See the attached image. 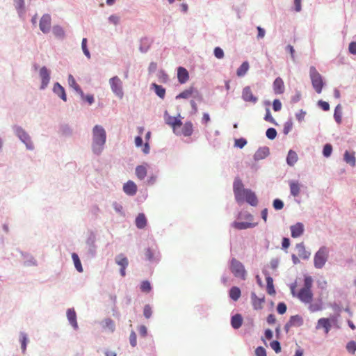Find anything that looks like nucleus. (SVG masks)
I'll return each mask as SVG.
<instances>
[{"label": "nucleus", "mask_w": 356, "mask_h": 356, "mask_svg": "<svg viewBox=\"0 0 356 356\" xmlns=\"http://www.w3.org/2000/svg\"><path fill=\"white\" fill-rule=\"evenodd\" d=\"M332 151V145L330 144H326L323 147V155L325 157H328L331 155Z\"/></svg>", "instance_id": "nucleus-47"}, {"label": "nucleus", "mask_w": 356, "mask_h": 356, "mask_svg": "<svg viewBox=\"0 0 356 356\" xmlns=\"http://www.w3.org/2000/svg\"><path fill=\"white\" fill-rule=\"evenodd\" d=\"M298 155L293 150H289L286 157V163L289 165L293 166L298 161Z\"/></svg>", "instance_id": "nucleus-29"}, {"label": "nucleus", "mask_w": 356, "mask_h": 356, "mask_svg": "<svg viewBox=\"0 0 356 356\" xmlns=\"http://www.w3.org/2000/svg\"><path fill=\"white\" fill-rule=\"evenodd\" d=\"M318 104L325 111H327L330 109V105L326 102L320 100L318 101Z\"/></svg>", "instance_id": "nucleus-61"}, {"label": "nucleus", "mask_w": 356, "mask_h": 356, "mask_svg": "<svg viewBox=\"0 0 356 356\" xmlns=\"http://www.w3.org/2000/svg\"><path fill=\"white\" fill-rule=\"evenodd\" d=\"M136 175L139 179H143L147 176V168L143 165L137 166Z\"/></svg>", "instance_id": "nucleus-34"}, {"label": "nucleus", "mask_w": 356, "mask_h": 356, "mask_svg": "<svg viewBox=\"0 0 356 356\" xmlns=\"http://www.w3.org/2000/svg\"><path fill=\"white\" fill-rule=\"evenodd\" d=\"M40 76L42 80L40 89L43 90L48 86L50 81V74L46 67H42L40 70Z\"/></svg>", "instance_id": "nucleus-10"}, {"label": "nucleus", "mask_w": 356, "mask_h": 356, "mask_svg": "<svg viewBox=\"0 0 356 356\" xmlns=\"http://www.w3.org/2000/svg\"><path fill=\"white\" fill-rule=\"evenodd\" d=\"M112 91L120 98L123 97L122 83L118 76H114L109 80Z\"/></svg>", "instance_id": "nucleus-7"}, {"label": "nucleus", "mask_w": 356, "mask_h": 356, "mask_svg": "<svg viewBox=\"0 0 356 356\" xmlns=\"http://www.w3.org/2000/svg\"><path fill=\"white\" fill-rule=\"evenodd\" d=\"M340 108H341L340 105L337 106V107L335 108V110H334V119L338 123H340L341 120V113L339 112Z\"/></svg>", "instance_id": "nucleus-49"}, {"label": "nucleus", "mask_w": 356, "mask_h": 356, "mask_svg": "<svg viewBox=\"0 0 356 356\" xmlns=\"http://www.w3.org/2000/svg\"><path fill=\"white\" fill-rule=\"evenodd\" d=\"M68 83L70 87L74 89L78 93H79L81 96H83V92L80 88V86L76 82L75 79L72 74L68 76Z\"/></svg>", "instance_id": "nucleus-27"}, {"label": "nucleus", "mask_w": 356, "mask_h": 356, "mask_svg": "<svg viewBox=\"0 0 356 356\" xmlns=\"http://www.w3.org/2000/svg\"><path fill=\"white\" fill-rule=\"evenodd\" d=\"M138 332L142 337H145L147 334V327L145 325H140L138 327Z\"/></svg>", "instance_id": "nucleus-64"}, {"label": "nucleus", "mask_w": 356, "mask_h": 356, "mask_svg": "<svg viewBox=\"0 0 356 356\" xmlns=\"http://www.w3.org/2000/svg\"><path fill=\"white\" fill-rule=\"evenodd\" d=\"M147 220L143 213H140L136 219V225L139 229H143L146 226Z\"/></svg>", "instance_id": "nucleus-35"}, {"label": "nucleus", "mask_w": 356, "mask_h": 356, "mask_svg": "<svg viewBox=\"0 0 356 356\" xmlns=\"http://www.w3.org/2000/svg\"><path fill=\"white\" fill-rule=\"evenodd\" d=\"M72 259H73V261H74V264L76 269L79 273H82L83 272V268H82V265H81V261H80V259L79 258V256L76 253H73L72 254Z\"/></svg>", "instance_id": "nucleus-40"}, {"label": "nucleus", "mask_w": 356, "mask_h": 356, "mask_svg": "<svg viewBox=\"0 0 356 356\" xmlns=\"http://www.w3.org/2000/svg\"><path fill=\"white\" fill-rule=\"evenodd\" d=\"M229 297L234 301H236L239 299L241 295V290L237 286H233L229 290Z\"/></svg>", "instance_id": "nucleus-32"}, {"label": "nucleus", "mask_w": 356, "mask_h": 356, "mask_svg": "<svg viewBox=\"0 0 356 356\" xmlns=\"http://www.w3.org/2000/svg\"><path fill=\"white\" fill-rule=\"evenodd\" d=\"M266 136L268 138L273 140L277 136V131L274 128H269L266 131Z\"/></svg>", "instance_id": "nucleus-46"}, {"label": "nucleus", "mask_w": 356, "mask_h": 356, "mask_svg": "<svg viewBox=\"0 0 356 356\" xmlns=\"http://www.w3.org/2000/svg\"><path fill=\"white\" fill-rule=\"evenodd\" d=\"M346 350L351 354H355L356 351V342L355 341H350L346 345Z\"/></svg>", "instance_id": "nucleus-42"}, {"label": "nucleus", "mask_w": 356, "mask_h": 356, "mask_svg": "<svg viewBox=\"0 0 356 356\" xmlns=\"http://www.w3.org/2000/svg\"><path fill=\"white\" fill-rule=\"evenodd\" d=\"M348 49L351 54L356 55V42H350L349 44V47H348Z\"/></svg>", "instance_id": "nucleus-63"}, {"label": "nucleus", "mask_w": 356, "mask_h": 356, "mask_svg": "<svg viewBox=\"0 0 356 356\" xmlns=\"http://www.w3.org/2000/svg\"><path fill=\"white\" fill-rule=\"evenodd\" d=\"M151 86L154 89V92L161 99L165 97V89L164 88H163L161 86L157 85L156 83H152Z\"/></svg>", "instance_id": "nucleus-37"}, {"label": "nucleus", "mask_w": 356, "mask_h": 356, "mask_svg": "<svg viewBox=\"0 0 356 356\" xmlns=\"http://www.w3.org/2000/svg\"><path fill=\"white\" fill-rule=\"evenodd\" d=\"M249 63L248 61H244L241 66L237 69L236 74L238 76H243L249 70Z\"/></svg>", "instance_id": "nucleus-33"}, {"label": "nucleus", "mask_w": 356, "mask_h": 356, "mask_svg": "<svg viewBox=\"0 0 356 356\" xmlns=\"http://www.w3.org/2000/svg\"><path fill=\"white\" fill-rule=\"evenodd\" d=\"M328 258V250L325 246L321 247L314 255V264L316 268H322Z\"/></svg>", "instance_id": "nucleus-5"}, {"label": "nucleus", "mask_w": 356, "mask_h": 356, "mask_svg": "<svg viewBox=\"0 0 356 356\" xmlns=\"http://www.w3.org/2000/svg\"><path fill=\"white\" fill-rule=\"evenodd\" d=\"M273 108L275 111H279L282 108V104L279 99H275L273 102Z\"/></svg>", "instance_id": "nucleus-60"}, {"label": "nucleus", "mask_w": 356, "mask_h": 356, "mask_svg": "<svg viewBox=\"0 0 356 356\" xmlns=\"http://www.w3.org/2000/svg\"><path fill=\"white\" fill-rule=\"evenodd\" d=\"M214 56L218 59H222L224 57V51L220 47H216L213 51Z\"/></svg>", "instance_id": "nucleus-48"}, {"label": "nucleus", "mask_w": 356, "mask_h": 356, "mask_svg": "<svg viewBox=\"0 0 356 356\" xmlns=\"http://www.w3.org/2000/svg\"><path fill=\"white\" fill-rule=\"evenodd\" d=\"M81 47H82V50L84 53V54L88 58H90V54L89 52V50L87 48V39L86 38H83L82 40V42H81Z\"/></svg>", "instance_id": "nucleus-43"}, {"label": "nucleus", "mask_w": 356, "mask_h": 356, "mask_svg": "<svg viewBox=\"0 0 356 356\" xmlns=\"http://www.w3.org/2000/svg\"><path fill=\"white\" fill-rule=\"evenodd\" d=\"M193 124L191 122H186L182 128L181 131H177L176 134L177 135H183L184 136H191L193 134Z\"/></svg>", "instance_id": "nucleus-19"}, {"label": "nucleus", "mask_w": 356, "mask_h": 356, "mask_svg": "<svg viewBox=\"0 0 356 356\" xmlns=\"http://www.w3.org/2000/svg\"><path fill=\"white\" fill-rule=\"evenodd\" d=\"M152 289L151 284L149 281H143L140 284V290L144 293H149Z\"/></svg>", "instance_id": "nucleus-41"}, {"label": "nucleus", "mask_w": 356, "mask_h": 356, "mask_svg": "<svg viewBox=\"0 0 356 356\" xmlns=\"http://www.w3.org/2000/svg\"><path fill=\"white\" fill-rule=\"evenodd\" d=\"M265 301L264 296L261 297L257 296L254 292H252L251 293V302L253 306V308L255 310L261 309L263 307V304Z\"/></svg>", "instance_id": "nucleus-11"}, {"label": "nucleus", "mask_w": 356, "mask_h": 356, "mask_svg": "<svg viewBox=\"0 0 356 356\" xmlns=\"http://www.w3.org/2000/svg\"><path fill=\"white\" fill-rule=\"evenodd\" d=\"M123 191L127 195L133 196L137 192V186L133 181L129 180L124 184Z\"/></svg>", "instance_id": "nucleus-15"}, {"label": "nucleus", "mask_w": 356, "mask_h": 356, "mask_svg": "<svg viewBox=\"0 0 356 356\" xmlns=\"http://www.w3.org/2000/svg\"><path fill=\"white\" fill-rule=\"evenodd\" d=\"M67 318L71 325L75 329H78V323L76 321V314L73 308L67 310Z\"/></svg>", "instance_id": "nucleus-18"}, {"label": "nucleus", "mask_w": 356, "mask_h": 356, "mask_svg": "<svg viewBox=\"0 0 356 356\" xmlns=\"http://www.w3.org/2000/svg\"><path fill=\"white\" fill-rule=\"evenodd\" d=\"M256 356H266V352L264 348L259 346L255 350Z\"/></svg>", "instance_id": "nucleus-59"}, {"label": "nucleus", "mask_w": 356, "mask_h": 356, "mask_svg": "<svg viewBox=\"0 0 356 356\" xmlns=\"http://www.w3.org/2000/svg\"><path fill=\"white\" fill-rule=\"evenodd\" d=\"M231 271L235 277L242 280H245L246 271L243 265L236 259H232L231 261Z\"/></svg>", "instance_id": "nucleus-6"}, {"label": "nucleus", "mask_w": 356, "mask_h": 356, "mask_svg": "<svg viewBox=\"0 0 356 356\" xmlns=\"http://www.w3.org/2000/svg\"><path fill=\"white\" fill-rule=\"evenodd\" d=\"M304 231L303 225L300 222H298L291 227V236L293 238H297L300 236Z\"/></svg>", "instance_id": "nucleus-22"}, {"label": "nucleus", "mask_w": 356, "mask_h": 356, "mask_svg": "<svg viewBox=\"0 0 356 356\" xmlns=\"http://www.w3.org/2000/svg\"><path fill=\"white\" fill-rule=\"evenodd\" d=\"M247 144V140L245 138H239L235 140V146L243 148Z\"/></svg>", "instance_id": "nucleus-57"}, {"label": "nucleus", "mask_w": 356, "mask_h": 356, "mask_svg": "<svg viewBox=\"0 0 356 356\" xmlns=\"http://www.w3.org/2000/svg\"><path fill=\"white\" fill-rule=\"evenodd\" d=\"M257 224L248 222H234L232 226L237 229H245L248 228L254 227Z\"/></svg>", "instance_id": "nucleus-25"}, {"label": "nucleus", "mask_w": 356, "mask_h": 356, "mask_svg": "<svg viewBox=\"0 0 356 356\" xmlns=\"http://www.w3.org/2000/svg\"><path fill=\"white\" fill-rule=\"evenodd\" d=\"M115 262L121 266L120 274L122 277L126 275L125 269L129 264L128 259L123 254H119L115 257Z\"/></svg>", "instance_id": "nucleus-13"}, {"label": "nucleus", "mask_w": 356, "mask_h": 356, "mask_svg": "<svg viewBox=\"0 0 356 356\" xmlns=\"http://www.w3.org/2000/svg\"><path fill=\"white\" fill-rule=\"evenodd\" d=\"M270 347L273 349L276 353H278L281 351V346L277 341H273L270 343Z\"/></svg>", "instance_id": "nucleus-55"}, {"label": "nucleus", "mask_w": 356, "mask_h": 356, "mask_svg": "<svg viewBox=\"0 0 356 356\" xmlns=\"http://www.w3.org/2000/svg\"><path fill=\"white\" fill-rule=\"evenodd\" d=\"M242 98L245 102L255 104L258 98L253 95L250 86H246L243 89Z\"/></svg>", "instance_id": "nucleus-9"}, {"label": "nucleus", "mask_w": 356, "mask_h": 356, "mask_svg": "<svg viewBox=\"0 0 356 356\" xmlns=\"http://www.w3.org/2000/svg\"><path fill=\"white\" fill-rule=\"evenodd\" d=\"M243 323L242 316L239 314H235L232 317L231 325L233 328L238 329Z\"/></svg>", "instance_id": "nucleus-24"}, {"label": "nucleus", "mask_w": 356, "mask_h": 356, "mask_svg": "<svg viewBox=\"0 0 356 356\" xmlns=\"http://www.w3.org/2000/svg\"><path fill=\"white\" fill-rule=\"evenodd\" d=\"M177 79L181 84H184L188 81L189 74L186 68L183 67L177 68Z\"/></svg>", "instance_id": "nucleus-16"}, {"label": "nucleus", "mask_w": 356, "mask_h": 356, "mask_svg": "<svg viewBox=\"0 0 356 356\" xmlns=\"http://www.w3.org/2000/svg\"><path fill=\"white\" fill-rule=\"evenodd\" d=\"M20 340H21V344H22V349L23 353H24L26 350V344H27V341H28L26 335L25 334H22Z\"/></svg>", "instance_id": "nucleus-56"}, {"label": "nucleus", "mask_w": 356, "mask_h": 356, "mask_svg": "<svg viewBox=\"0 0 356 356\" xmlns=\"http://www.w3.org/2000/svg\"><path fill=\"white\" fill-rule=\"evenodd\" d=\"M130 343L133 347H135L137 344L136 334L134 331H132L129 336Z\"/></svg>", "instance_id": "nucleus-58"}, {"label": "nucleus", "mask_w": 356, "mask_h": 356, "mask_svg": "<svg viewBox=\"0 0 356 356\" xmlns=\"http://www.w3.org/2000/svg\"><path fill=\"white\" fill-rule=\"evenodd\" d=\"M53 91L64 102L67 101V95L64 88L59 83H56L54 85Z\"/></svg>", "instance_id": "nucleus-21"}, {"label": "nucleus", "mask_w": 356, "mask_h": 356, "mask_svg": "<svg viewBox=\"0 0 356 356\" xmlns=\"http://www.w3.org/2000/svg\"><path fill=\"white\" fill-rule=\"evenodd\" d=\"M343 159L348 164H350L352 167H354L356 164V159L354 152L346 151L343 155Z\"/></svg>", "instance_id": "nucleus-23"}, {"label": "nucleus", "mask_w": 356, "mask_h": 356, "mask_svg": "<svg viewBox=\"0 0 356 356\" xmlns=\"http://www.w3.org/2000/svg\"><path fill=\"white\" fill-rule=\"evenodd\" d=\"M15 132L22 141L26 144L28 149H32L33 148L29 135L22 128L17 127Z\"/></svg>", "instance_id": "nucleus-8"}, {"label": "nucleus", "mask_w": 356, "mask_h": 356, "mask_svg": "<svg viewBox=\"0 0 356 356\" xmlns=\"http://www.w3.org/2000/svg\"><path fill=\"white\" fill-rule=\"evenodd\" d=\"M266 290L268 294L270 295H275V290L274 289L273 286V278L268 275L266 274Z\"/></svg>", "instance_id": "nucleus-28"}, {"label": "nucleus", "mask_w": 356, "mask_h": 356, "mask_svg": "<svg viewBox=\"0 0 356 356\" xmlns=\"http://www.w3.org/2000/svg\"><path fill=\"white\" fill-rule=\"evenodd\" d=\"M106 134L104 129L95 125L92 129V149L96 154H99L106 143Z\"/></svg>", "instance_id": "nucleus-3"}, {"label": "nucleus", "mask_w": 356, "mask_h": 356, "mask_svg": "<svg viewBox=\"0 0 356 356\" xmlns=\"http://www.w3.org/2000/svg\"><path fill=\"white\" fill-rule=\"evenodd\" d=\"M269 154V149L268 147H263L257 151L254 154L255 159H262L265 158Z\"/></svg>", "instance_id": "nucleus-38"}, {"label": "nucleus", "mask_w": 356, "mask_h": 356, "mask_svg": "<svg viewBox=\"0 0 356 356\" xmlns=\"http://www.w3.org/2000/svg\"><path fill=\"white\" fill-rule=\"evenodd\" d=\"M323 309L321 303H314V304H310L309 307V309L312 312H316L318 311H321Z\"/></svg>", "instance_id": "nucleus-45"}, {"label": "nucleus", "mask_w": 356, "mask_h": 356, "mask_svg": "<svg viewBox=\"0 0 356 356\" xmlns=\"http://www.w3.org/2000/svg\"><path fill=\"white\" fill-rule=\"evenodd\" d=\"M103 327L113 332L115 327V323L112 319L106 318L104 321Z\"/></svg>", "instance_id": "nucleus-39"}, {"label": "nucleus", "mask_w": 356, "mask_h": 356, "mask_svg": "<svg viewBox=\"0 0 356 356\" xmlns=\"http://www.w3.org/2000/svg\"><path fill=\"white\" fill-rule=\"evenodd\" d=\"M277 311L280 314H284L286 312V305L284 302H280L277 307Z\"/></svg>", "instance_id": "nucleus-54"}, {"label": "nucleus", "mask_w": 356, "mask_h": 356, "mask_svg": "<svg viewBox=\"0 0 356 356\" xmlns=\"http://www.w3.org/2000/svg\"><path fill=\"white\" fill-rule=\"evenodd\" d=\"M40 29L43 33H47L50 29L51 17L49 15H44L40 21Z\"/></svg>", "instance_id": "nucleus-14"}, {"label": "nucleus", "mask_w": 356, "mask_h": 356, "mask_svg": "<svg viewBox=\"0 0 356 356\" xmlns=\"http://www.w3.org/2000/svg\"><path fill=\"white\" fill-rule=\"evenodd\" d=\"M143 314L146 318H149L152 314V307L149 305H146L144 307Z\"/></svg>", "instance_id": "nucleus-44"}, {"label": "nucleus", "mask_w": 356, "mask_h": 356, "mask_svg": "<svg viewBox=\"0 0 356 356\" xmlns=\"http://www.w3.org/2000/svg\"><path fill=\"white\" fill-rule=\"evenodd\" d=\"M296 248L300 257L302 259H307L309 257V253L306 251L303 243L297 244Z\"/></svg>", "instance_id": "nucleus-31"}, {"label": "nucleus", "mask_w": 356, "mask_h": 356, "mask_svg": "<svg viewBox=\"0 0 356 356\" xmlns=\"http://www.w3.org/2000/svg\"><path fill=\"white\" fill-rule=\"evenodd\" d=\"M233 191L237 202H246L253 207L257 205L258 199L256 194L250 189L244 188L243 184L240 179H235L233 184Z\"/></svg>", "instance_id": "nucleus-1"}, {"label": "nucleus", "mask_w": 356, "mask_h": 356, "mask_svg": "<svg viewBox=\"0 0 356 356\" xmlns=\"http://www.w3.org/2000/svg\"><path fill=\"white\" fill-rule=\"evenodd\" d=\"M15 6L19 11H22L24 8V0H14Z\"/></svg>", "instance_id": "nucleus-53"}, {"label": "nucleus", "mask_w": 356, "mask_h": 356, "mask_svg": "<svg viewBox=\"0 0 356 356\" xmlns=\"http://www.w3.org/2000/svg\"><path fill=\"white\" fill-rule=\"evenodd\" d=\"M165 121L168 124L170 125L173 128L174 131H176V128L177 127H181L182 125L181 120L175 117L168 116L165 119Z\"/></svg>", "instance_id": "nucleus-26"}, {"label": "nucleus", "mask_w": 356, "mask_h": 356, "mask_svg": "<svg viewBox=\"0 0 356 356\" xmlns=\"http://www.w3.org/2000/svg\"><path fill=\"white\" fill-rule=\"evenodd\" d=\"M309 76L314 89L317 93L320 94L324 85L322 76L314 66L309 68Z\"/></svg>", "instance_id": "nucleus-4"}, {"label": "nucleus", "mask_w": 356, "mask_h": 356, "mask_svg": "<svg viewBox=\"0 0 356 356\" xmlns=\"http://www.w3.org/2000/svg\"><path fill=\"white\" fill-rule=\"evenodd\" d=\"M273 90L275 94L280 95L284 92V84L283 80L278 77L273 82Z\"/></svg>", "instance_id": "nucleus-20"}, {"label": "nucleus", "mask_w": 356, "mask_h": 356, "mask_svg": "<svg viewBox=\"0 0 356 356\" xmlns=\"http://www.w3.org/2000/svg\"><path fill=\"white\" fill-rule=\"evenodd\" d=\"M316 329L323 328L325 332L327 334L331 328V322L330 318H321L318 319L316 325Z\"/></svg>", "instance_id": "nucleus-17"}, {"label": "nucleus", "mask_w": 356, "mask_h": 356, "mask_svg": "<svg viewBox=\"0 0 356 356\" xmlns=\"http://www.w3.org/2000/svg\"><path fill=\"white\" fill-rule=\"evenodd\" d=\"M273 204V207L276 210H280L284 207V203L280 199L274 200Z\"/></svg>", "instance_id": "nucleus-51"}, {"label": "nucleus", "mask_w": 356, "mask_h": 356, "mask_svg": "<svg viewBox=\"0 0 356 356\" xmlns=\"http://www.w3.org/2000/svg\"><path fill=\"white\" fill-rule=\"evenodd\" d=\"M293 127V122L289 120L285 122L284 125L283 132L284 134H288L289 131L292 129Z\"/></svg>", "instance_id": "nucleus-50"}, {"label": "nucleus", "mask_w": 356, "mask_h": 356, "mask_svg": "<svg viewBox=\"0 0 356 356\" xmlns=\"http://www.w3.org/2000/svg\"><path fill=\"white\" fill-rule=\"evenodd\" d=\"M53 33L57 37H63L64 31L63 29L60 26H54L53 28Z\"/></svg>", "instance_id": "nucleus-52"}, {"label": "nucleus", "mask_w": 356, "mask_h": 356, "mask_svg": "<svg viewBox=\"0 0 356 356\" xmlns=\"http://www.w3.org/2000/svg\"><path fill=\"white\" fill-rule=\"evenodd\" d=\"M313 282V278L311 276L305 275L304 285L298 291H296V284L291 286V292L292 295L298 298L302 302L305 304H310L314 296L312 291Z\"/></svg>", "instance_id": "nucleus-2"}, {"label": "nucleus", "mask_w": 356, "mask_h": 356, "mask_svg": "<svg viewBox=\"0 0 356 356\" xmlns=\"http://www.w3.org/2000/svg\"><path fill=\"white\" fill-rule=\"evenodd\" d=\"M305 115L306 112L300 110L298 113H296V117L299 122H301L304 120Z\"/></svg>", "instance_id": "nucleus-62"}, {"label": "nucleus", "mask_w": 356, "mask_h": 356, "mask_svg": "<svg viewBox=\"0 0 356 356\" xmlns=\"http://www.w3.org/2000/svg\"><path fill=\"white\" fill-rule=\"evenodd\" d=\"M291 194L297 197L300 192V186L298 181H292L289 183Z\"/></svg>", "instance_id": "nucleus-30"}, {"label": "nucleus", "mask_w": 356, "mask_h": 356, "mask_svg": "<svg viewBox=\"0 0 356 356\" xmlns=\"http://www.w3.org/2000/svg\"><path fill=\"white\" fill-rule=\"evenodd\" d=\"M195 92V88L193 87H190L188 89L184 90L181 93H179L177 96V99H188Z\"/></svg>", "instance_id": "nucleus-36"}, {"label": "nucleus", "mask_w": 356, "mask_h": 356, "mask_svg": "<svg viewBox=\"0 0 356 356\" xmlns=\"http://www.w3.org/2000/svg\"><path fill=\"white\" fill-rule=\"evenodd\" d=\"M303 324V318L300 315L291 316L289 322L285 325V330L288 331L291 327H300Z\"/></svg>", "instance_id": "nucleus-12"}]
</instances>
